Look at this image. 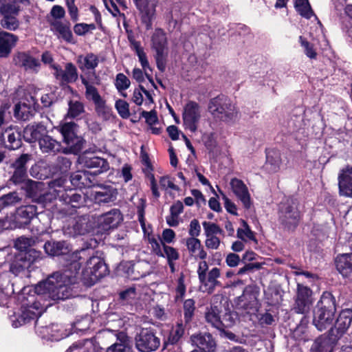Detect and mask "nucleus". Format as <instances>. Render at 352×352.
I'll list each match as a JSON object with an SVG mask.
<instances>
[{"label": "nucleus", "instance_id": "c03bdc74", "mask_svg": "<svg viewBox=\"0 0 352 352\" xmlns=\"http://www.w3.org/2000/svg\"><path fill=\"white\" fill-rule=\"evenodd\" d=\"M37 333L44 339L47 340H58L59 337L56 333L58 331V325L52 324L45 327H37Z\"/></svg>", "mask_w": 352, "mask_h": 352}, {"label": "nucleus", "instance_id": "7ed1b4c3", "mask_svg": "<svg viewBox=\"0 0 352 352\" xmlns=\"http://www.w3.org/2000/svg\"><path fill=\"white\" fill-rule=\"evenodd\" d=\"M336 311L333 297L330 293H324L314 311V324L320 331L331 328L335 321Z\"/></svg>", "mask_w": 352, "mask_h": 352}, {"label": "nucleus", "instance_id": "20e7f679", "mask_svg": "<svg viewBox=\"0 0 352 352\" xmlns=\"http://www.w3.org/2000/svg\"><path fill=\"white\" fill-rule=\"evenodd\" d=\"M208 109L214 118L227 124H234L239 119V112L236 105L223 95L212 98Z\"/></svg>", "mask_w": 352, "mask_h": 352}, {"label": "nucleus", "instance_id": "f704fd0d", "mask_svg": "<svg viewBox=\"0 0 352 352\" xmlns=\"http://www.w3.org/2000/svg\"><path fill=\"white\" fill-rule=\"evenodd\" d=\"M16 65L23 67L26 70H32L37 72L40 67V62L34 57L25 54L19 53L14 58Z\"/></svg>", "mask_w": 352, "mask_h": 352}, {"label": "nucleus", "instance_id": "052dcab7", "mask_svg": "<svg viewBox=\"0 0 352 352\" xmlns=\"http://www.w3.org/2000/svg\"><path fill=\"white\" fill-rule=\"evenodd\" d=\"M237 318V315L234 312L226 313L223 317L221 318V322L222 323V330L224 328H230L232 327Z\"/></svg>", "mask_w": 352, "mask_h": 352}, {"label": "nucleus", "instance_id": "603ef678", "mask_svg": "<svg viewBox=\"0 0 352 352\" xmlns=\"http://www.w3.org/2000/svg\"><path fill=\"white\" fill-rule=\"evenodd\" d=\"M206 236H217L222 234V230L215 223L204 221L202 223Z\"/></svg>", "mask_w": 352, "mask_h": 352}, {"label": "nucleus", "instance_id": "4d7b16f0", "mask_svg": "<svg viewBox=\"0 0 352 352\" xmlns=\"http://www.w3.org/2000/svg\"><path fill=\"white\" fill-rule=\"evenodd\" d=\"M299 41L301 46L304 48V52L307 56L310 58H316L317 53L314 50L313 45L306 41L302 36L299 37Z\"/></svg>", "mask_w": 352, "mask_h": 352}, {"label": "nucleus", "instance_id": "72a5a7b5", "mask_svg": "<svg viewBox=\"0 0 352 352\" xmlns=\"http://www.w3.org/2000/svg\"><path fill=\"white\" fill-rule=\"evenodd\" d=\"M1 144L8 139V144L6 145L10 149H16L21 146V133L15 129L9 127L4 132L0 131Z\"/></svg>", "mask_w": 352, "mask_h": 352}, {"label": "nucleus", "instance_id": "58836bf2", "mask_svg": "<svg viewBox=\"0 0 352 352\" xmlns=\"http://www.w3.org/2000/svg\"><path fill=\"white\" fill-rule=\"evenodd\" d=\"M205 319L206 321L213 327L222 331L220 310L218 306L211 305L210 307H207L205 312Z\"/></svg>", "mask_w": 352, "mask_h": 352}, {"label": "nucleus", "instance_id": "9b49d317", "mask_svg": "<svg viewBox=\"0 0 352 352\" xmlns=\"http://www.w3.org/2000/svg\"><path fill=\"white\" fill-rule=\"evenodd\" d=\"M82 274L85 278L94 284L107 274V267L100 257L93 256L87 261Z\"/></svg>", "mask_w": 352, "mask_h": 352}, {"label": "nucleus", "instance_id": "f03ea898", "mask_svg": "<svg viewBox=\"0 0 352 352\" xmlns=\"http://www.w3.org/2000/svg\"><path fill=\"white\" fill-rule=\"evenodd\" d=\"M65 180L59 178L50 182L48 184L47 191L42 192L41 190L44 186L42 182L28 181V195L32 198L34 201L47 208L53 200L58 199L60 201V192L63 191V185Z\"/></svg>", "mask_w": 352, "mask_h": 352}, {"label": "nucleus", "instance_id": "4468645a", "mask_svg": "<svg viewBox=\"0 0 352 352\" xmlns=\"http://www.w3.org/2000/svg\"><path fill=\"white\" fill-rule=\"evenodd\" d=\"M311 294L312 292L308 287L298 284L296 300L293 307L296 313L301 314L309 313L313 305Z\"/></svg>", "mask_w": 352, "mask_h": 352}, {"label": "nucleus", "instance_id": "49530a36", "mask_svg": "<svg viewBox=\"0 0 352 352\" xmlns=\"http://www.w3.org/2000/svg\"><path fill=\"white\" fill-rule=\"evenodd\" d=\"M294 5L297 12L302 16L310 19L313 15L308 0H295Z\"/></svg>", "mask_w": 352, "mask_h": 352}, {"label": "nucleus", "instance_id": "cd10ccee", "mask_svg": "<svg viewBox=\"0 0 352 352\" xmlns=\"http://www.w3.org/2000/svg\"><path fill=\"white\" fill-rule=\"evenodd\" d=\"M113 332L117 341L107 349V352H131V342L127 335L122 331Z\"/></svg>", "mask_w": 352, "mask_h": 352}, {"label": "nucleus", "instance_id": "b1692460", "mask_svg": "<svg viewBox=\"0 0 352 352\" xmlns=\"http://www.w3.org/2000/svg\"><path fill=\"white\" fill-rule=\"evenodd\" d=\"M90 230L91 227L88 225L87 218L80 217L72 221V224L65 230V233L71 236H76L77 235H83L89 232Z\"/></svg>", "mask_w": 352, "mask_h": 352}, {"label": "nucleus", "instance_id": "e433bc0d", "mask_svg": "<svg viewBox=\"0 0 352 352\" xmlns=\"http://www.w3.org/2000/svg\"><path fill=\"white\" fill-rule=\"evenodd\" d=\"M34 241L32 238L28 237H19L14 242V247L16 250L21 252H27L26 254H28L30 256H32V262L35 261L38 258H39L41 253L39 252L36 251L34 249L29 248L33 245Z\"/></svg>", "mask_w": 352, "mask_h": 352}, {"label": "nucleus", "instance_id": "c9c22d12", "mask_svg": "<svg viewBox=\"0 0 352 352\" xmlns=\"http://www.w3.org/2000/svg\"><path fill=\"white\" fill-rule=\"evenodd\" d=\"M52 30L58 38H62L67 43L73 42V35L68 23L55 20L52 23Z\"/></svg>", "mask_w": 352, "mask_h": 352}, {"label": "nucleus", "instance_id": "c756f323", "mask_svg": "<svg viewBox=\"0 0 352 352\" xmlns=\"http://www.w3.org/2000/svg\"><path fill=\"white\" fill-rule=\"evenodd\" d=\"M152 47L156 54H168L166 33L162 29H156L152 36Z\"/></svg>", "mask_w": 352, "mask_h": 352}, {"label": "nucleus", "instance_id": "f8f14e48", "mask_svg": "<svg viewBox=\"0 0 352 352\" xmlns=\"http://www.w3.org/2000/svg\"><path fill=\"white\" fill-rule=\"evenodd\" d=\"M352 321V310L346 309L342 310L334 325L330 328L329 336L330 340L335 342L338 340L347 331Z\"/></svg>", "mask_w": 352, "mask_h": 352}, {"label": "nucleus", "instance_id": "09e8293b", "mask_svg": "<svg viewBox=\"0 0 352 352\" xmlns=\"http://www.w3.org/2000/svg\"><path fill=\"white\" fill-rule=\"evenodd\" d=\"M237 237L242 241L248 239L256 242L254 233L250 230V227L245 221H243L242 228L237 230Z\"/></svg>", "mask_w": 352, "mask_h": 352}, {"label": "nucleus", "instance_id": "e2e57ef3", "mask_svg": "<svg viewBox=\"0 0 352 352\" xmlns=\"http://www.w3.org/2000/svg\"><path fill=\"white\" fill-rule=\"evenodd\" d=\"M219 191L222 195L223 200L224 201V206L226 210L230 214L237 215V208L236 204L228 198L221 190H219Z\"/></svg>", "mask_w": 352, "mask_h": 352}, {"label": "nucleus", "instance_id": "8fccbe9b", "mask_svg": "<svg viewBox=\"0 0 352 352\" xmlns=\"http://www.w3.org/2000/svg\"><path fill=\"white\" fill-rule=\"evenodd\" d=\"M184 328L183 324L182 323H178L170 331L168 338V342L171 344L177 342L184 335Z\"/></svg>", "mask_w": 352, "mask_h": 352}, {"label": "nucleus", "instance_id": "a211bd4d", "mask_svg": "<svg viewBox=\"0 0 352 352\" xmlns=\"http://www.w3.org/2000/svg\"><path fill=\"white\" fill-rule=\"evenodd\" d=\"M280 221L288 230H294L298 225L300 214L294 203H285L280 209Z\"/></svg>", "mask_w": 352, "mask_h": 352}, {"label": "nucleus", "instance_id": "ea45409f", "mask_svg": "<svg viewBox=\"0 0 352 352\" xmlns=\"http://www.w3.org/2000/svg\"><path fill=\"white\" fill-rule=\"evenodd\" d=\"M39 146L43 153H56L61 149L60 143L46 134L40 139Z\"/></svg>", "mask_w": 352, "mask_h": 352}, {"label": "nucleus", "instance_id": "ddd939ff", "mask_svg": "<svg viewBox=\"0 0 352 352\" xmlns=\"http://www.w3.org/2000/svg\"><path fill=\"white\" fill-rule=\"evenodd\" d=\"M78 162L84 167L94 169V170L89 172L94 177L107 171L109 168V163L106 160L93 155L88 152L84 153L78 157Z\"/></svg>", "mask_w": 352, "mask_h": 352}, {"label": "nucleus", "instance_id": "6e6d98bb", "mask_svg": "<svg viewBox=\"0 0 352 352\" xmlns=\"http://www.w3.org/2000/svg\"><path fill=\"white\" fill-rule=\"evenodd\" d=\"M176 234L172 229L166 228L162 231L160 236L161 247L163 244L173 243L175 241Z\"/></svg>", "mask_w": 352, "mask_h": 352}, {"label": "nucleus", "instance_id": "774afa93", "mask_svg": "<svg viewBox=\"0 0 352 352\" xmlns=\"http://www.w3.org/2000/svg\"><path fill=\"white\" fill-rule=\"evenodd\" d=\"M205 245L208 249L217 250L221 245V240L217 236H206Z\"/></svg>", "mask_w": 352, "mask_h": 352}, {"label": "nucleus", "instance_id": "338daca9", "mask_svg": "<svg viewBox=\"0 0 352 352\" xmlns=\"http://www.w3.org/2000/svg\"><path fill=\"white\" fill-rule=\"evenodd\" d=\"M201 232V226L198 220L192 219L189 225L188 234L190 237L197 238L199 236Z\"/></svg>", "mask_w": 352, "mask_h": 352}, {"label": "nucleus", "instance_id": "39448f33", "mask_svg": "<svg viewBox=\"0 0 352 352\" xmlns=\"http://www.w3.org/2000/svg\"><path fill=\"white\" fill-rule=\"evenodd\" d=\"M12 249L6 247L0 249V306H8L11 295L14 293L13 285L8 279L7 266L13 259Z\"/></svg>", "mask_w": 352, "mask_h": 352}, {"label": "nucleus", "instance_id": "f3484780", "mask_svg": "<svg viewBox=\"0 0 352 352\" xmlns=\"http://www.w3.org/2000/svg\"><path fill=\"white\" fill-rule=\"evenodd\" d=\"M230 186L232 193L241 203L245 209L249 210L253 206L249 188L247 185L240 179L232 178L230 182Z\"/></svg>", "mask_w": 352, "mask_h": 352}, {"label": "nucleus", "instance_id": "423d86ee", "mask_svg": "<svg viewBox=\"0 0 352 352\" xmlns=\"http://www.w3.org/2000/svg\"><path fill=\"white\" fill-rule=\"evenodd\" d=\"M197 273L200 292L210 294L214 292L217 287L221 285L218 280L221 276L220 269L215 267L208 271V265L206 261L199 262Z\"/></svg>", "mask_w": 352, "mask_h": 352}, {"label": "nucleus", "instance_id": "a18cd8bd", "mask_svg": "<svg viewBox=\"0 0 352 352\" xmlns=\"http://www.w3.org/2000/svg\"><path fill=\"white\" fill-rule=\"evenodd\" d=\"M37 207L34 205H28L20 208L17 211V214L24 219L23 223H28L30 219H33L37 214L40 213Z\"/></svg>", "mask_w": 352, "mask_h": 352}, {"label": "nucleus", "instance_id": "6e6552de", "mask_svg": "<svg viewBox=\"0 0 352 352\" xmlns=\"http://www.w3.org/2000/svg\"><path fill=\"white\" fill-rule=\"evenodd\" d=\"M135 344L140 352H152L159 348L160 340L153 329L142 328L135 335Z\"/></svg>", "mask_w": 352, "mask_h": 352}, {"label": "nucleus", "instance_id": "4be33fe9", "mask_svg": "<svg viewBox=\"0 0 352 352\" xmlns=\"http://www.w3.org/2000/svg\"><path fill=\"white\" fill-rule=\"evenodd\" d=\"M340 192L346 197L352 196V167L342 169L338 176Z\"/></svg>", "mask_w": 352, "mask_h": 352}, {"label": "nucleus", "instance_id": "412c9836", "mask_svg": "<svg viewBox=\"0 0 352 352\" xmlns=\"http://www.w3.org/2000/svg\"><path fill=\"white\" fill-rule=\"evenodd\" d=\"M52 69H54L53 74L56 78L62 82H72L78 78L77 69L71 63H67L64 69L56 65H52Z\"/></svg>", "mask_w": 352, "mask_h": 352}, {"label": "nucleus", "instance_id": "a19ab883", "mask_svg": "<svg viewBox=\"0 0 352 352\" xmlns=\"http://www.w3.org/2000/svg\"><path fill=\"white\" fill-rule=\"evenodd\" d=\"M282 163L280 153L278 151L270 150L266 153L265 166L271 172H276L279 170Z\"/></svg>", "mask_w": 352, "mask_h": 352}, {"label": "nucleus", "instance_id": "7c9ffc66", "mask_svg": "<svg viewBox=\"0 0 352 352\" xmlns=\"http://www.w3.org/2000/svg\"><path fill=\"white\" fill-rule=\"evenodd\" d=\"M17 40V36L12 34L6 32H0V57L8 56Z\"/></svg>", "mask_w": 352, "mask_h": 352}, {"label": "nucleus", "instance_id": "3c124183", "mask_svg": "<svg viewBox=\"0 0 352 352\" xmlns=\"http://www.w3.org/2000/svg\"><path fill=\"white\" fill-rule=\"evenodd\" d=\"M16 192H10L0 197V207L4 208L14 205L19 201Z\"/></svg>", "mask_w": 352, "mask_h": 352}, {"label": "nucleus", "instance_id": "2f4dec72", "mask_svg": "<svg viewBox=\"0 0 352 352\" xmlns=\"http://www.w3.org/2000/svg\"><path fill=\"white\" fill-rule=\"evenodd\" d=\"M92 195L95 201L98 204L109 203L116 199L117 191L110 186L100 187L98 190H94Z\"/></svg>", "mask_w": 352, "mask_h": 352}, {"label": "nucleus", "instance_id": "bf43d9fd", "mask_svg": "<svg viewBox=\"0 0 352 352\" xmlns=\"http://www.w3.org/2000/svg\"><path fill=\"white\" fill-rule=\"evenodd\" d=\"M115 85L119 91H122L129 87L130 80L124 74L120 73L116 76Z\"/></svg>", "mask_w": 352, "mask_h": 352}, {"label": "nucleus", "instance_id": "6ab92c4d", "mask_svg": "<svg viewBox=\"0 0 352 352\" xmlns=\"http://www.w3.org/2000/svg\"><path fill=\"white\" fill-rule=\"evenodd\" d=\"M122 221V215L119 210L112 209L97 218L98 228L101 232H107L117 226Z\"/></svg>", "mask_w": 352, "mask_h": 352}, {"label": "nucleus", "instance_id": "bb28decb", "mask_svg": "<svg viewBox=\"0 0 352 352\" xmlns=\"http://www.w3.org/2000/svg\"><path fill=\"white\" fill-rule=\"evenodd\" d=\"M45 133L46 128L41 124L28 125L23 130V138L28 142H39Z\"/></svg>", "mask_w": 352, "mask_h": 352}, {"label": "nucleus", "instance_id": "864d4df0", "mask_svg": "<svg viewBox=\"0 0 352 352\" xmlns=\"http://www.w3.org/2000/svg\"><path fill=\"white\" fill-rule=\"evenodd\" d=\"M195 301L192 299H187L184 302V319L186 322L191 320L195 309Z\"/></svg>", "mask_w": 352, "mask_h": 352}, {"label": "nucleus", "instance_id": "37998d69", "mask_svg": "<svg viewBox=\"0 0 352 352\" xmlns=\"http://www.w3.org/2000/svg\"><path fill=\"white\" fill-rule=\"evenodd\" d=\"M78 62L81 69H94L98 64V58L96 55L90 53L86 56L78 57Z\"/></svg>", "mask_w": 352, "mask_h": 352}, {"label": "nucleus", "instance_id": "393cba45", "mask_svg": "<svg viewBox=\"0 0 352 352\" xmlns=\"http://www.w3.org/2000/svg\"><path fill=\"white\" fill-rule=\"evenodd\" d=\"M191 341L194 345L199 347L204 352H212L216 346L215 341L209 333L192 335Z\"/></svg>", "mask_w": 352, "mask_h": 352}, {"label": "nucleus", "instance_id": "79ce46f5", "mask_svg": "<svg viewBox=\"0 0 352 352\" xmlns=\"http://www.w3.org/2000/svg\"><path fill=\"white\" fill-rule=\"evenodd\" d=\"M23 258H27V256H23L22 254L14 256V259L11 261L7 266V270H9V272L16 276L25 267H28L25 261Z\"/></svg>", "mask_w": 352, "mask_h": 352}, {"label": "nucleus", "instance_id": "13d9d810", "mask_svg": "<svg viewBox=\"0 0 352 352\" xmlns=\"http://www.w3.org/2000/svg\"><path fill=\"white\" fill-rule=\"evenodd\" d=\"M116 109L118 114L122 118H127L130 116L129 104L123 100H118L115 104Z\"/></svg>", "mask_w": 352, "mask_h": 352}, {"label": "nucleus", "instance_id": "5701e85b", "mask_svg": "<svg viewBox=\"0 0 352 352\" xmlns=\"http://www.w3.org/2000/svg\"><path fill=\"white\" fill-rule=\"evenodd\" d=\"M94 177L88 170H78L72 174L70 181L75 188H82L94 185Z\"/></svg>", "mask_w": 352, "mask_h": 352}, {"label": "nucleus", "instance_id": "0e129e2a", "mask_svg": "<svg viewBox=\"0 0 352 352\" xmlns=\"http://www.w3.org/2000/svg\"><path fill=\"white\" fill-rule=\"evenodd\" d=\"M19 11V6H16L11 3L4 4L0 8V12L3 16H11L12 14H17Z\"/></svg>", "mask_w": 352, "mask_h": 352}, {"label": "nucleus", "instance_id": "4c0bfd02", "mask_svg": "<svg viewBox=\"0 0 352 352\" xmlns=\"http://www.w3.org/2000/svg\"><path fill=\"white\" fill-rule=\"evenodd\" d=\"M45 252L50 256H59L69 252V248L65 241H47L44 245Z\"/></svg>", "mask_w": 352, "mask_h": 352}, {"label": "nucleus", "instance_id": "9d476101", "mask_svg": "<svg viewBox=\"0 0 352 352\" xmlns=\"http://www.w3.org/2000/svg\"><path fill=\"white\" fill-rule=\"evenodd\" d=\"M146 239L151 251L157 256L166 258L167 262L175 261L179 259V252L175 248L166 244H163V246L161 247L160 235L148 234Z\"/></svg>", "mask_w": 352, "mask_h": 352}, {"label": "nucleus", "instance_id": "de8ad7c7", "mask_svg": "<svg viewBox=\"0 0 352 352\" xmlns=\"http://www.w3.org/2000/svg\"><path fill=\"white\" fill-rule=\"evenodd\" d=\"M84 112V105L79 101H70L67 117L74 118Z\"/></svg>", "mask_w": 352, "mask_h": 352}, {"label": "nucleus", "instance_id": "69168bd1", "mask_svg": "<svg viewBox=\"0 0 352 352\" xmlns=\"http://www.w3.org/2000/svg\"><path fill=\"white\" fill-rule=\"evenodd\" d=\"M217 134L214 132L205 133L202 135V140L206 147L211 148L216 144Z\"/></svg>", "mask_w": 352, "mask_h": 352}, {"label": "nucleus", "instance_id": "a878e982", "mask_svg": "<svg viewBox=\"0 0 352 352\" xmlns=\"http://www.w3.org/2000/svg\"><path fill=\"white\" fill-rule=\"evenodd\" d=\"M336 265L338 271L346 278L352 276V253L342 254L336 257Z\"/></svg>", "mask_w": 352, "mask_h": 352}, {"label": "nucleus", "instance_id": "473e14b6", "mask_svg": "<svg viewBox=\"0 0 352 352\" xmlns=\"http://www.w3.org/2000/svg\"><path fill=\"white\" fill-rule=\"evenodd\" d=\"M60 201L70 205L73 208H80L84 204L85 197L81 194L73 192L72 190L68 192L63 184V191L60 192Z\"/></svg>", "mask_w": 352, "mask_h": 352}, {"label": "nucleus", "instance_id": "dca6fc26", "mask_svg": "<svg viewBox=\"0 0 352 352\" xmlns=\"http://www.w3.org/2000/svg\"><path fill=\"white\" fill-rule=\"evenodd\" d=\"M141 15L142 22L146 30L152 27V22L155 18L156 7L158 0H133Z\"/></svg>", "mask_w": 352, "mask_h": 352}, {"label": "nucleus", "instance_id": "1a4fd4ad", "mask_svg": "<svg viewBox=\"0 0 352 352\" xmlns=\"http://www.w3.org/2000/svg\"><path fill=\"white\" fill-rule=\"evenodd\" d=\"M81 80L86 89L85 94L86 98L94 103L96 111L99 116L107 119L111 114L110 108L106 105L105 101L100 96L98 89L93 84L83 77H81Z\"/></svg>", "mask_w": 352, "mask_h": 352}, {"label": "nucleus", "instance_id": "5fc2aeb1", "mask_svg": "<svg viewBox=\"0 0 352 352\" xmlns=\"http://www.w3.org/2000/svg\"><path fill=\"white\" fill-rule=\"evenodd\" d=\"M1 25L3 28L9 30H15L18 28L19 23L14 16H3L1 21Z\"/></svg>", "mask_w": 352, "mask_h": 352}, {"label": "nucleus", "instance_id": "680f3d73", "mask_svg": "<svg viewBox=\"0 0 352 352\" xmlns=\"http://www.w3.org/2000/svg\"><path fill=\"white\" fill-rule=\"evenodd\" d=\"M90 324L91 318L89 316H85L74 324V329L75 331H84L89 328Z\"/></svg>", "mask_w": 352, "mask_h": 352}, {"label": "nucleus", "instance_id": "0eeeda50", "mask_svg": "<svg viewBox=\"0 0 352 352\" xmlns=\"http://www.w3.org/2000/svg\"><path fill=\"white\" fill-rule=\"evenodd\" d=\"M56 129L62 134L63 142L67 146L64 153L76 154L82 149L83 139L76 134L77 125L74 122L60 123Z\"/></svg>", "mask_w": 352, "mask_h": 352}, {"label": "nucleus", "instance_id": "f257e3e1", "mask_svg": "<svg viewBox=\"0 0 352 352\" xmlns=\"http://www.w3.org/2000/svg\"><path fill=\"white\" fill-rule=\"evenodd\" d=\"M87 250L81 249L74 252L72 255V262L69 270L63 272H55L47 280L37 284L32 289V294L23 290L19 299L21 306L9 316V319L14 328H19L31 321L35 320L52 305V302L65 300L72 296V285L76 282V274H78Z\"/></svg>", "mask_w": 352, "mask_h": 352}, {"label": "nucleus", "instance_id": "2eb2a0df", "mask_svg": "<svg viewBox=\"0 0 352 352\" xmlns=\"http://www.w3.org/2000/svg\"><path fill=\"white\" fill-rule=\"evenodd\" d=\"M201 113V107L197 102L192 101L188 102L185 105L183 112V121L185 129H188L191 132H195L197 130Z\"/></svg>", "mask_w": 352, "mask_h": 352}, {"label": "nucleus", "instance_id": "aec40b11", "mask_svg": "<svg viewBox=\"0 0 352 352\" xmlns=\"http://www.w3.org/2000/svg\"><path fill=\"white\" fill-rule=\"evenodd\" d=\"M36 100L32 96H26L14 107V116L20 120H29L36 109Z\"/></svg>", "mask_w": 352, "mask_h": 352}, {"label": "nucleus", "instance_id": "c85d7f7f", "mask_svg": "<svg viewBox=\"0 0 352 352\" xmlns=\"http://www.w3.org/2000/svg\"><path fill=\"white\" fill-rule=\"evenodd\" d=\"M186 245L190 256L195 259L204 260L207 257V253L204 250L201 241L197 238L188 237L186 239Z\"/></svg>", "mask_w": 352, "mask_h": 352}]
</instances>
